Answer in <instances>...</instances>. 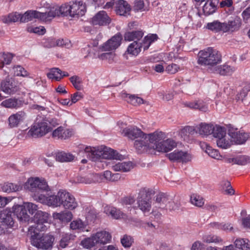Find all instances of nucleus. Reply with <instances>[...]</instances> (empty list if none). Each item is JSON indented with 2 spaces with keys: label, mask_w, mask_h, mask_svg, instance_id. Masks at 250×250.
I'll return each instance as SVG.
<instances>
[{
  "label": "nucleus",
  "mask_w": 250,
  "mask_h": 250,
  "mask_svg": "<svg viewBox=\"0 0 250 250\" xmlns=\"http://www.w3.org/2000/svg\"><path fill=\"white\" fill-rule=\"evenodd\" d=\"M150 140L148 144L142 146L137 143V147L142 151L146 152L153 153L154 151L159 152H167L170 151L177 146V142L172 138H166V134L161 131H155L150 135Z\"/></svg>",
  "instance_id": "1"
},
{
  "label": "nucleus",
  "mask_w": 250,
  "mask_h": 250,
  "mask_svg": "<svg viewBox=\"0 0 250 250\" xmlns=\"http://www.w3.org/2000/svg\"><path fill=\"white\" fill-rule=\"evenodd\" d=\"M197 63L213 70L214 67L222 62V55L217 50L208 47L200 50L197 55Z\"/></svg>",
  "instance_id": "2"
},
{
  "label": "nucleus",
  "mask_w": 250,
  "mask_h": 250,
  "mask_svg": "<svg viewBox=\"0 0 250 250\" xmlns=\"http://www.w3.org/2000/svg\"><path fill=\"white\" fill-rule=\"evenodd\" d=\"M84 152L87 156L95 161L97 159L122 160L124 156L113 149L104 146H86Z\"/></svg>",
  "instance_id": "3"
},
{
  "label": "nucleus",
  "mask_w": 250,
  "mask_h": 250,
  "mask_svg": "<svg viewBox=\"0 0 250 250\" xmlns=\"http://www.w3.org/2000/svg\"><path fill=\"white\" fill-rule=\"evenodd\" d=\"M59 121L52 119L49 121L46 118L37 119L31 126L27 133V135L32 137H40L50 132L54 127L59 125Z\"/></svg>",
  "instance_id": "4"
},
{
  "label": "nucleus",
  "mask_w": 250,
  "mask_h": 250,
  "mask_svg": "<svg viewBox=\"0 0 250 250\" xmlns=\"http://www.w3.org/2000/svg\"><path fill=\"white\" fill-rule=\"evenodd\" d=\"M28 232L31 235L30 242L32 246L39 249L45 250L52 247L55 240L52 235L36 232L33 227L29 228Z\"/></svg>",
  "instance_id": "5"
},
{
  "label": "nucleus",
  "mask_w": 250,
  "mask_h": 250,
  "mask_svg": "<svg viewBox=\"0 0 250 250\" xmlns=\"http://www.w3.org/2000/svg\"><path fill=\"white\" fill-rule=\"evenodd\" d=\"M121 133L131 140L138 139L134 143L135 148L140 153L146 152V151H142L138 148L136 144L137 143L141 144L142 145L148 144L150 140V135H152V133L146 134L136 126H129L123 129Z\"/></svg>",
  "instance_id": "6"
},
{
  "label": "nucleus",
  "mask_w": 250,
  "mask_h": 250,
  "mask_svg": "<svg viewBox=\"0 0 250 250\" xmlns=\"http://www.w3.org/2000/svg\"><path fill=\"white\" fill-rule=\"evenodd\" d=\"M63 197V190H59L56 195L46 196L43 194H35L34 195L35 200L54 208L61 206Z\"/></svg>",
  "instance_id": "7"
},
{
  "label": "nucleus",
  "mask_w": 250,
  "mask_h": 250,
  "mask_svg": "<svg viewBox=\"0 0 250 250\" xmlns=\"http://www.w3.org/2000/svg\"><path fill=\"white\" fill-rule=\"evenodd\" d=\"M41 4L43 7L49 8V11L48 12L49 21L58 16H70V2L63 4L61 6L57 5L50 6L46 1H42Z\"/></svg>",
  "instance_id": "8"
},
{
  "label": "nucleus",
  "mask_w": 250,
  "mask_h": 250,
  "mask_svg": "<svg viewBox=\"0 0 250 250\" xmlns=\"http://www.w3.org/2000/svg\"><path fill=\"white\" fill-rule=\"evenodd\" d=\"M213 137L216 138L217 146L220 148L227 149L233 145L232 139L229 137V133L227 134L224 127H217L215 130Z\"/></svg>",
  "instance_id": "9"
},
{
  "label": "nucleus",
  "mask_w": 250,
  "mask_h": 250,
  "mask_svg": "<svg viewBox=\"0 0 250 250\" xmlns=\"http://www.w3.org/2000/svg\"><path fill=\"white\" fill-rule=\"evenodd\" d=\"M153 194V191L148 188H143L140 191L137 202L138 207L143 212L150 211L151 195Z\"/></svg>",
  "instance_id": "10"
},
{
  "label": "nucleus",
  "mask_w": 250,
  "mask_h": 250,
  "mask_svg": "<svg viewBox=\"0 0 250 250\" xmlns=\"http://www.w3.org/2000/svg\"><path fill=\"white\" fill-rule=\"evenodd\" d=\"M34 222L35 225L31 227L34 228V230L45 231L50 223V215L46 212L37 211L34 216Z\"/></svg>",
  "instance_id": "11"
},
{
  "label": "nucleus",
  "mask_w": 250,
  "mask_h": 250,
  "mask_svg": "<svg viewBox=\"0 0 250 250\" xmlns=\"http://www.w3.org/2000/svg\"><path fill=\"white\" fill-rule=\"evenodd\" d=\"M168 158L172 162L186 164L191 161L193 156L188 151L176 149L167 155Z\"/></svg>",
  "instance_id": "12"
},
{
  "label": "nucleus",
  "mask_w": 250,
  "mask_h": 250,
  "mask_svg": "<svg viewBox=\"0 0 250 250\" xmlns=\"http://www.w3.org/2000/svg\"><path fill=\"white\" fill-rule=\"evenodd\" d=\"M21 22H28L35 19L45 21H49L48 12L42 13L35 10H29L23 14H21Z\"/></svg>",
  "instance_id": "13"
},
{
  "label": "nucleus",
  "mask_w": 250,
  "mask_h": 250,
  "mask_svg": "<svg viewBox=\"0 0 250 250\" xmlns=\"http://www.w3.org/2000/svg\"><path fill=\"white\" fill-rule=\"evenodd\" d=\"M122 36L117 34L99 47L100 51H112L116 50L121 44Z\"/></svg>",
  "instance_id": "14"
},
{
  "label": "nucleus",
  "mask_w": 250,
  "mask_h": 250,
  "mask_svg": "<svg viewBox=\"0 0 250 250\" xmlns=\"http://www.w3.org/2000/svg\"><path fill=\"white\" fill-rule=\"evenodd\" d=\"M229 134L233 144H243L250 138L249 133L233 127L229 128Z\"/></svg>",
  "instance_id": "15"
},
{
  "label": "nucleus",
  "mask_w": 250,
  "mask_h": 250,
  "mask_svg": "<svg viewBox=\"0 0 250 250\" xmlns=\"http://www.w3.org/2000/svg\"><path fill=\"white\" fill-rule=\"evenodd\" d=\"M91 235L97 247L109 243L112 238L111 234L106 230H100Z\"/></svg>",
  "instance_id": "16"
},
{
  "label": "nucleus",
  "mask_w": 250,
  "mask_h": 250,
  "mask_svg": "<svg viewBox=\"0 0 250 250\" xmlns=\"http://www.w3.org/2000/svg\"><path fill=\"white\" fill-rule=\"evenodd\" d=\"M0 90L5 94L13 95L18 91L19 87L14 80L6 78L1 82Z\"/></svg>",
  "instance_id": "17"
},
{
  "label": "nucleus",
  "mask_w": 250,
  "mask_h": 250,
  "mask_svg": "<svg viewBox=\"0 0 250 250\" xmlns=\"http://www.w3.org/2000/svg\"><path fill=\"white\" fill-rule=\"evenodd\" d=\"M85 12V6L82 1L70 2V16L76 17L83 16Z\"/></svg>",
  "instance_id": "18"
},
{
  "label": "nucleus",
  "mask_w": 250,
  "mask_h": 250,
  "mask_svg": "<svg viewBox=\"0 0 250 250\" xmlns=\"http://www.w3.org/2000/svg\"><path fill=\"white\" fill-rule=\"evenodd\" d=\"M0 220L2 229L11 228L14 224L11 213L10 211L4 209L0 213Z\"/></svg>",
  "instance_id": "19"
},
{
  "label": "nucleus",
  "mask_w": 250,
  "mask_h": 250,
  "mask_svg": "<svg viewBox=\"0 0 250 250\" xmlns=\"http://www.w3.org/2000/svg\"><path fill=\"white\" fill-rule=\"evenodd\" d=\"M111 19L104 11L97 13L91 19L93 25H105L110 22Z\"/></svg>",
  "instance_id": "20"
},
{
  "label": "nucleus",
  "mask_w": 250,
  "mask_h": 250,
  "mask_svg": "<svg viewBox=\"0 0 250 250\" xmlns=\"http://www.w3.org/2000/svg\"><path fill=\"white\" fill-rule=\"evenodd\" d=\"M155 201L157 203L160 204V207L166 208L169 210L174 209V204L168 196L163 193H161L156 196Z\"/></svg>",
  "instance_id": "21"
},
{
  "label": "nucleus",
  "mask_w": 250,
  "mask_h": 250,
  "mask_svg": "<svg viewBox=\"0 0 250 250\" xmlns=\"http://www.w3.org/2000/svg\"><path fill=\"white\" fill-rule=\"evenodd\" d=\"M219 125H213L210 124L201 123L195 127L196 133H198L201 135L208 136L212 134L214 136L215 130Z\"/></svg>",
  "instance_id": "22"
},
{
  "label": "nucleus",
  "mask_w": 250,
  "mask_h": 250,
  "mask_svg": "<svg viewBox=\"0 0 250 250\" xmlns=\"http://www.w3.org/2000/svg\"><path fill=\"white\" fill-rule=\"evenodd\" d=\"M12 208L14 213L20 222L24 223L29 221L30 216L27 213L26 210L22 205H15Z\"/></svg>",
  "instance_id": "23"
},
{
  "label": "nucleus",
  "mask_w": 250,
  "mask_h": 250,
  "mask_svg": "<svg viewBox=\"0 0 250 250\" xmlns=\"http://www.w3.org/2000/svg\"><path fill=\"white\" fill-rule=\"evenodd\" d=\"M64 197L62 198V205L65 208L73 210L78 206L75 198L69 192L63 190Z\"/></svg>",
  "instance_id": "24"
},
{
  "label": "nucleus",
  "mask_w": 250,
  "mask_h": 250,
  "mask_svg": "<svg viewBox=\"0 0 250 250\" xmlns=\"http://www.w3.org/2000/svg\"><path fill=\"white\" fill-rule=\"evenodd\" d=\"M104 212L114 219H125L126 217V214L120 209L110 206H106L104 208Z\"/></svg>",
  "instance_id": "25"
},
{
  "label": "nucleus",
  "mask_w": 250,
  "mask_h": 250,
  "mask_svg": "<svg viewBox=\"0 0 250 250\" xmlns=\"http://www.w3.org/2000/svg\"><path fill=\"white\" fill-rule=\"evenodd\" d=\"M131 8L128 3L123 0H119L116 3L115 11L117 14L126 16L129 15Z\"/></svg>",
  "instance_id": "26"
},
{
  "label": "nucleus",
  "mask_w": 250,
  "mask_h": 250,
  "mask_svg": "<svg viewBox=\"0 0 250 250\" xmlns=\"http://www.w3.org/2000/svg\"><path fill=\"white\" fill-rule=\"evenodd\" d=\"M242 24L241 20L240 18L236 17L233 20L229 21L228 23L224 22V33L234 32L240 29Z\"/></svg>",
  "instance_id": "27"
},
{
  "label": "nucleus",
  "mask_w": 250,
  "mask_h": 250,
  "mask_svg": "<svg viewBox=\"0 0 250 250\" xmlns=\"http://www.w3.org/2000/svg\"><path fill=\"white\" fill-rule=\"evenodd\" d=\"M52 217L54 220H59L62 223H67L73 218V214L71 212L64 210L60 212H54L52 214Z\"/></svg>",
  "instance_id": "28"
},
{
  "label": "nucleus",
  "mask_w": 250,
  "mask_h": 250,
  "mask_svg": "<svg viewBox=\"0 0 250 250\" xmlns=\"http://www.w3.org/2000/svg\"><path fill=\"white\" fill-rule=\"evenodd\" d=\"M213 70L214 73L221 75L227 76L231 75L236 70V68L228 63H225L219 66L216 65Z\"/></svg>",
  "instance_id": "29"
},
{
  "label": "nucleus",
  "mask_w": 250,
  "mask_h": 250,
  "mask_svg": "<svg viewBox=\"0 0 250 250\" xmlns=\"http://www.w3.org/2000/svg\"><path fill=\"white\" fill-rule=\"evenodd\" d=\"M25 117V113L21 111L11 115L8 118L9 126L10 127H17L21 122L23 121Z\"/></svg>",
  "instance_id": "30"
},
{
  "label": "nucleus",
  "mask_w": 250,
  "mask_h": 250,
  "mask_svg": "<svg viewBox=\"0 0 250 250\" xmlns=\"http://www.w3.org/2000/svg\"><path fill=\"white\" fill-rule=\"evenodd\" d=\"M201 148L211 158L216 160H221L222 156L217 149L212 148L206 143L201 144Z\"/></svg>",
  "instance_id": "31"
},
{
  "label": "nucleus",
  "mask_w": 250,
  "mask_h": 250,
  "mask_svg": "<svg viewBox=\"0 0 250 250\" xmlns=\"http://www.w3.org/2000/svg\"><path fill=\"white\" fill-rule=\"evenodd\" d=\"M21 13L16 12L11 13L0 17V20L5 24H10L19 21L21 22Z\"/></svg>",
  "instance_id": "32"
},
{
  "label": "nucleus",
  "mask_w": 250,
  "mask_h": 250,
  "mask_svg": "<svg viewBox=\"0 0 250 250\" xmlns=\"http://www.w3.org/2000/svg\"><path fill=\"white\" fill-rule=\"evenodd\" d=\"M210 228L214 229H218L224 231L226 232H229L233 231V225L228 222H212L209 224Z\"/></svg>",
  "instance_id": "33"
},
{
  "label": "nucleus",
  "mask_w": 250,
  "mask_h": 250,
  "mask_svg": "<svg viewBox=\"0 0 250 250\" xmlns=\"http://www.w3.org/2000/svg\"><path fill=\"white\" fill-rule=\"evenodd\" d=\"M195 133H196V128L194 126H186L181 129L178 132L180 137L185 141L188 140L190 136L193 135Z\"/></svg>",
  "instance_id": "34"
},
{
  "label": "nucleus",
  "mask_w": 250,
  "mask_h": 250,
  "mask_svg": "<svg viewBox=\"0 0 250 250\" xmlns=\"http://www.w3.org/2000/svg\"><path fill=\"white\" fill-rule=\"evenodd\" d=\"M133 167V164L130 162L118 163L112 166V169L115 171L127 172Z\"/></svg>",
  "instance_id": "35"
},
{
  "label": "nucleus",
  "mask_w": 250,
  "mask_h": 250,
  "mask_svg": "<svg viewBox=\"0 0 250 250\" xmlns=\"http://www.w3.org/2000/svg\"><path fill=\"white\" fill-rule=\"evenodd\" d=\"M227 162L233 164L244 166L250 163V157L246 155H240L234 158H229Z\"/></svg>",
  "instance_id": "36"
},
{
  "label": "nucleus",
  "mask_w": 250,
  "mask_h": 250,
  "mask_svg": "<svg viewBox=\"0 0 250 250\" xmlns=\"http://www.w3.org/2000/svg\"><path fill=\"white\" fill-rule=\"evenodd\" d=\"M22 187L20 184H16L12 183H4L1 186L2 191L6 193L16 192L21 189Z\"/></svg>",
  "instance_id": "37"
},
{
  "label": "nucleus",
  "mask_w": 250,
  "mask_h": 250,
  "mask_svg": "<svg viewBox=\"0 0 250 250\" xmlns=\"http://www.w3.org/2000/svg\"><path fill=\"white\" fill-rule=\"evenodd\" d=\"M0 104L5 108H18L21 106L22 102L15 98H9L2 102Z\"/></svg>",
  "instance_id": "38"
},
{
  "label": "nucleus",
  "mask_w": 250,
  "mask_h": 250,
  "mask_svg": "<svg viewBox=\"0 0 250 250\" xmlns=\"http://www.w3.org/2000/svg\"><path fill=\"white\" fill-rule=\"evenodd\" d=\"M75 156L69 152L61 151L56 154V159L60 162H69L74 160Z\"/></svg>",
  "instance_id": "39"
},
{
  "label": "nucleus",
  "mask_w": 250,
  "mask_h": 250,
  "mask_svg": "<svg viewBox=\"0 0 250 250\" xmlns=\"http://www.w3.org/2000/svg\"><path fill=\"white\" fill-rule=\"evenodd\" d=\"M144 35V32L142 30L128 32L124 35L125 40L127 41L139 40Z\"/></svg>",
  "instance_id": "40"
},
{
  "label": "nucleus",
  "mask_w": 250,
  "mask_h": 250,
  "mask_svg": "<svg viewBox=\"0 0 250 250\" xmlns=\"http://www.w3.org/2000/svg\"><path fill=\"white\" fill-rule=\"evenodd\" d=\"M86 226L87 224L79 219L73 220L70 224V228L71 229L78 230L81 231L85 230L88 231L87 229H85Z\"/></svg>",
  "instance_id": "41"
},
{
  "label": "nucleus",
  "mask_w": 250,
  "mask_h": 250,
  "mask_svg": "<svg viewBox=\"0 0 250 250\" xmlns=\"http://www.w3.org/2000/svg\"><path fill=\"white\" fill-rule=\"evenodd\" d=\"M80 245L84 249L88 250H95L96 247H97L92 235L90 237L83 239L80 243Z\"/></svg>",
  "instance_id": "42"
},
{
  "label": "nucleus",
  "mask_w": 250,
  "mask_h": 250,
  "mask_svg": "<svg viewBox=\"0 0 250 250\" xmlns=\"http://www.w3.org/2000/svg\"><path fill=\"white\" fill-rule=\"evenodd\" d=\"M206 28L214 32H219L220 31L224 32V29H225L224 23H221L218 21L208 23L206 25Z\"/></svg>",
  "instance_id": "43"
},
{
  "label": "nucleus",
  "mask_w": 250,
  "mask_h": 250,
  "mask_svg": "<svg viewBox=\"0 0 250 250\" xmlns=\"http://www.w3.org/2000/svg\"><path fill=\"white\" fill-rule=\"evenodd\" d=\"M99 175L98 174H92L86 177L79 176L77 178V183L85 184H91L98 181Z\"/></svg>",
  "instance_id": "44"
},
{
  "label": "nucleus",
  "mask_w": 250,
  "mask_h": 250,
  "mask_svg": "<svg viewBox=\"0 0 250 250\" xmlns=\"http://www.w3.org/2000/svg\"><path fill=\"white\" fill-rule=\"evenodd\" d=\"M203 240L207 243H222L223 239L219 236L214 234L205 235L203 237Z\"/></svg>",
  "instance_id": "45"
},
{
  "label": "nucleus",
  "mask_w": 250,
  "mask_h": 250,
  "mask_svg": "<svg viewBox=\"0 0 250 250\" xmlns=\"http://www.w3.org/2000/svg\"><path fill=\"white\" fill-rule=\"evenodd\" d=\"M157 38L158 37L156 34H151L146 36L143 40L141 45H140L141 48L143 47L145 50L147 49L150 44L156 41Z\"/></svg>",
  "instance_id": "46"
},
{
  "label": "nucleus",
  "mask_w": 250,
  "mask_h": 250,
  "mask_svg": "<svg viewBox=\"0 0 250 250\" xmlns=\"http://www.w3.org/2000/svg\"><path fill=\"white\" fill-rule=\"evenodd\" d=\"M141 45L137 41H134L128 46L126 52L133 56H137L141 52Z\"/></svg>",
  "instance_id": "47"
},
{
  "label": "nucleus",
  "mask_w": 250,
  "mask_h": 250,
  "mask_svg": "<svg viewBox=\"0 0 250 250\" xmlns=\"http://www.w3.org/2000/svg\"><path fill=\"white\" fill-rule=\"evenodd\" d=\"M60 73H61V70L58 68H53L50 69L47 73V77L52 81H60L62 80Z\"/></svg>",
  "instance_id": "48"
},
{
  "label": "nucleus",
  "mask_w": 250,
  "mask_h": 250,
  "mask_svg": "<svg viewBox=\"0 0 250 250\" xmlns=\"http://www.w3.org/2000/svg\"><path fill=\"white\" fill-rule=\"evenodd\" d=\"M38 177H31L28 179L25 184V188L32 192L37 191V186L38 184Z\"/></svg>",
  "instance_id": "49"
},
{
  "label": "nucleus",
  "mask_w": 250,
  "mask_h": 250,
  "mask_svg": "<svg viewBox=\"0 0 250 250\" xmlns=\"http://www.w3.org/2000/svg\"><path fill=\"white\" fill-rule=\"evenodd\" d=\"M190 203L194 206L201 207L204 204L203 198L197 194H192L190 196Z\"/></svg>",
  "instance_id": "50"
},
{
  "label": "nucleus",
  "mask_w": 250,
  "mask_h": 250,
  "mask_svg": "<svg viewBox=\"0 0 250 250\" xmlns=\"http://www.w3.org/2000/svg\"><path fill=\"white\" fill-rule=\"evenodd\" d=\"M216 10V3L212 1L206 2L203 8V11L205 15L213 14Z\"/></svg>",
  "instance_id": "51"
},
{
  "label": "nucleus",
  "mask_w": 250,
  "mask_h": 250,
  "mask_svg": "<svg viewBox=\"0 0 250 250\" xmlns=\"http://www.w3.org/2000/svg\"><path fill=\"white\" fill-rule=\"evenodd\" d=\"M108 52L99 53L98 55V58L102 61H107L109 63H111L114 61L116 54L111 51Z\"/></svg>",
  "instance_id": "52"
},
{
  "label": "nucleus",
  "mask_w": 250,
  "mask_h": 250,
  "mask_svg": "<svg viewBox=\"0 0 250 250\" xmlns=\"http://www.w3.org/2000/svg\"><path fill=\"white\" fill-rule=\"evenodd\" d=\"M27 31L31 33H35L40 35H43L46 32V30L43 26H35L34 25H28Z\"/></svg>",
  "instance_id": "53"
},
{
  "label": "nucleus",
  "mask_w": 250,
  "mask_h": 250,
  "mask_svg": "<svg viewBox=\"0 0 250 250\" xmlns=\"http://www.w3.org/2000/svg\"><path fill=\"white\" fill-rule=\"evenodd\" d=\"M221 190L223 192L229 195H233L234 193V190L230 186L229 181H224L221 184Z\"/></svg>",
  "instance_id": "54"
},
{
  "label": "nucleus",
  "mask_w": 250,
  "mask_h": 250,
  "mask_svg": "<svg viewBox=\"0 0 250 250\" xmlns=\"http://www.w3.org/2000/svg\"><path fill=\"white\" fill-rule=\"evenodd\" d=\"M13 55L11 53H4L2 55L0 60V68H2L4 65L9 64L13 59Z\"/></svg>",
  "instance_id": "55"
},
{
  "label": "nucleus",
  "mask_w": 250,
  "mask_h": 250,
  "mask_svg": "<svg viewBox=\"0 0 250 250\" xmlns=\"http://www.w3.org/2000/svg\"><path fill=\"white\" fill-rule=\"evenodd\" d=\"M133 242V239L130 236L125 235L121 239V243L125 248H130Z\"/></svg>",
  "instance_id": "56"
},
{
  "label": "nucleus",
  "mask_w": 250,
  "mask_h": 250,
  "mask_svg": "<svg viewBox=\"0 0 250 250\" xmlns=\"http://www.w3.org/2000/svg\"><path fill=\"white\" fill-rule=\"evenodd\" d=\"M126 101L134 105H138L144 103V101L141 98L132 95L128 96V99H126Z\"/></svg>",
  "instance_id": "57"
},
{
  "label": "nucleus",
  "mask_w": 250,
  "mask_h": 250,
  "mask_svg": "<svg viewBox=\"0 0 250 250\" xmlns=\"http://www.w3.org/2000/svg\"><path fill=\"white\" fill-rule=\"evenodd\" d=\"M13 69L14 74L16 76L22 77H26L28 76L27 72L24 68L20 65H17L14 67Z\"/></svg>",
  "instance_id": "58"
},
{
  "label": "nucleus",
  "mask_w": 250,
  "mask_h": 250,
  "mask_svg": "<svg viewBox=\"0 0 250 250\" xmlns=\"http://www.w3.org/2000/svg\"><path fill=\"white\" fill-rule=\"evenodd\" d=\"M23 207L26 210H28L29 213L33 214L37 210V206L34 203L30 202H24L22 204Z\"/></svg>",
  "instance_id": "59"
},
{
  "label": "nucleus",
  "mask_w": 250,
  "mask_h": 250,
  "mask_svg": "<svg viewBox=\"0 0 250 250\" xmlns=\"http://www.w3.org/2000/svg\"><path fill=\"white\" fill-rule=\"evenodd\" d=\"M182 69L177 64L171 63L168 65L166 68V71L169 74H173Z\"/></svg>",
  "instance_id": "60"
},
{
  "label": "nucleus",
  "mask_w": 250,
  "mask_h": 250,
  "mask_svg": "<svg viewBox=\"0 0 250 250\" xmlns=\"http://www.w3.org/2000/svg\"><path fill=\"white\" fill-rule=\"evenodd\" d=\"M52 45L51 46H65L68 47L70 44V42L68 40L58 39L52 40Z\"/></svg>",
  "instance_id": "61"
},
{
  "label": "nucleus",
  "mask_w": 250,
  "mask_h": 250,
  "mask_svg": "<svg viewBox=\"0 0 250 250\" xmlns=\"http://www.w3.org/2000/svg\"><path fill=\"white\" fill-rule=\"evenodd\" d=\"M70 81L75 87L78 90L81 88L82 79L78 76H73L70 78Z\"/></svg>",
  "instance_id": "62"
},
{
  "label": "nucleus",
  "mask_w": 250,
  "mask_h": 250,
  "mask_svg": "<svg viewBox=\"0 0 250 250\" xmlns=\"http://www.w3.org/2000/svg\"><path fill=\"white\" fill-rule=\"evenodd\" d=\"M134 10L136 11H144L147 9L145 7L143 0H136L134 5Z\"/></svg>",
  "instance_id": "63"
},
{
  "label": "nucleus",
  "mask_w": 250,
  "mask_h": 250,
  "mask_svg": "<svg viewBox=\"0 0 250 250\" xmlns=\"http://www.w3.org/2000/svg\"><path fill=\"white\" fill-rule=\"evenodd\" d=\"M38 182V186H37V190H48V186L44 179L39 178Z\"/></svg>",
  "instance_id": "64"
}]
</instances>
